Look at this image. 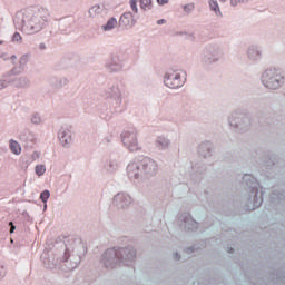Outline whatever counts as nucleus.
<instances>
[{
    "mask_svg": "<svg viewBox=\"0 0 285 285\" xmlns=\"http://www.w3.org/2000/svg\"><path fill=\"white\" fill-rule=\"evenodd\" d=\"M31 121H32L33 124H39V121H41V119H40V118H37V117H33V118L31 119Z\"/></svg>",
    "mask_w": 285,
    "mask_h": 285,
    "instance_id": "obj_16",
    "label": "nucleus"
},
{
    "mask_svg": "<svg viewBox=\"0 0 285 285\" xmlns=\"http://www.w3.org/2000/svg\"><path fill=\"white\" fill-rule=\"evenodd\" d=\"M35 170H36V175H38V177L46 175V166L45 165H37Z\"/></svg>",
    "mask_w": 285,
    "mask_h": 285,
    "instance_id": "obj_9",
    "label": "nucleus"
},
{
    "mask_svg": "<svg viewBox=\"0 0 285 285\" xmlns=\"http://www.w3.org/2000/svg\"><path fill=\"white\" fill-rule=\"evenodd\" d=\"M40 199L46 204L50 199V190L46 189L40 194Z\"/></svg>",
    "mask_w": 285,
    "mask_h": 285,
    "instance_id": "obj_10",
    "label": "nucleus"
},
{
    "mask_svg": "<svg viewBox=\"0 0 285 285\" xmlns=\"http://www.w3.org/2000/svg\"><path fill=\"white\" fill-rule=\"evenodd\" d=\"M209 8L210 10H214V12H219V4L217 3V1L210 0L209 1Z\"/></svg>",
    "mask_w": 285,
    "mask_h": 285,
    "instance_id": "obj_11",
    "label": "nucleus"
},
{
    "mask_svg": "<svg viewBox=\"0 0 285 285\" xmlns=\"http://www.w3.org/2000/svg\"><path fill=\"white\" fill-rule=\"evenodd\" d=\"M175 259H181V256H179V254H175Z\"/></svg>",
    "mask_w": 285,
    "mask_h": 285,
    "instance_id": "obj_23",
    "label": "nucleus"
},
{
    "mask_svg": "<svg viewBox=\"0 0 285 285\" xmlns=\"http://www.w3.org/2000/svg\"><path fill=\"white\" fill-rule=\"evenodd\" d=\"M239 0H232V6H237V2H238Z\"/></svg>",
    "mask_w": 285,
    "mask_h": 285,
    "instance_id": "obj_21",
    "label": "nucleus"
},
{
    "mask_svg": "<svg viewBox=\"0 0 285 285\" xmlns=\"http://www.w3.org/2000/svg\"><path fill=\"white\" fill-rule=\"evenodd\" d=\"M117 26V19L111 18L108 20L107 24L104 27V30H112Z\"/></svg>",
    "mask_w": 285,
    "mask_h": 285,
    "instance_id": "obj_8",
    "label": "nucleus"
},
{
    "mask_svg": "<svg viewBox=\"0 0 285 285\" xmlns=\"http://www.w3.org/2000/svg\"><path fill=\"white\" fill-rule=\"evenodd\" d=\"M159 6H164L165 3H168V0H157Z\"/></svg>",
    "mask_w": 285,
    "mask_h": 285,
    "instance_id": "obj_15",
    "label": "nucleus"
},
{
    "mask_svg": "<svg viewBox=\"0 0 285 285\" xmlns=\"http://www.w3.org/2000/svg\"><path fill=\"white\" fill-rule=\"evenodd\" d=\"M137 1H139L140 8H142V10L150 8V0H130V6L134 12H137Z\"/></svg>",
    "mask_w": 285,
    "mask_h": 285,
    "instance_id": "obj_5",
    "label": "nucleus"
},
{
    "mask_svg": "<svg viewBox=\"0 0 285 285\" xmlns=\"http://www.w3.org/2000/svg\"><path fill=\"white\" fill-rule=\"evenodd\" d=\"M124 19H126V16H122V17L120 18V21H124Z\"/></svg>",
    "mask_w": 285,
    "mask_h": 285,
    "instance_id": "obj_24",
    "label": "nucleus"
},
{
    "mask_svg": "<svg viewBox=\"0 0 285 285\" xmlns=\"http://www.w3.org/2000/svg\"><path fill=\"white\" fill-rule=\"evenodd\" d=\"M195 10V3H189L184 6V11L188 13L193 12Z\"/></svg>",
    "mask_w": 285,
    "mask_h": 285,
    "instance_id": "obj_12",
    "label": "nucleus"
},
{
    "mask_svg": "<svg viewBox=\"0 0 285 285\" xmlns=\"http://www.w3.org/2000/svg\"><path fill=\"white\" fill-rule=\"evenodd\" d=\"M142 164H146V165L150 164V158H144Z\"/></svg>",
    "mask_w": 285,
    "mask_h": 285,
    "instance_id": "obj_18",
    "label": "nucleus"
},
{
    "mask_svg": "<svg viewBox=\"0 0 285 285\" xmlns=\"http://www.w3.org/2000/svg\"><path fill=\"white\" fill-rule=\"evenodd\" d=\"M275 75V71H265L263 73V83L266 86V88H269L271 90H275L276 88H279V80H277V77L273 76Z\"/></svg>",
    "mask_w": 285,
    "mask_h": 285,
    "instance_id": "obj_3",
    "label": "nucleus"
},
{
    "mask_svg": "<svg viewBox=\"0 0 285 285\" xmlns=\"http://www.w3.org/2000/svg\"><path fill=\"white\" fill-rule=\"evenodd\" d=\"M22 14V23L28 26L32 32H39L46 26L48 21V17H41V11H36L32 8H27L21 12H18L16 17H21Z\"/></svg>",
    "mask_w": 285,
    "mask_h": 285,
    "instance_id": "obj_1",
    "label": "nucleus"
},
{
    "mask_svg": "<svg viewBox=\"0 0 285 285\" xmlns=\"http://www.w3.org/2000/svg\"><path fill=\"white\" fill-rule=\"evenodd\" d=\"M59 139H60L61 144H68V138H66L65 131L59 132Z\"/></svg>",
    "mask_w": 285,
    "mask_h": 285,
    "instance_id": "obj_14",
    "label": "nucleus"
},
{
    "mask_svg": "<svg viewBox=\"0 0 285 285\" xmlns=\"http://www.w3.org/2000/svg\"><path fill=\"white\" fill-rule=\"evenodd\" d=\"M166 20L161 19V20H158V26H161V23H165Z\"/></svg>",
    "mask_w": 285,
    "mask_h": 285,
    "instance_id": "obj_22",
    "label": "nucleus"
},
{
    "mask_svg": "<svg viewBox=\"0 0 285 285\" xmlns=\"http://www.w3.org/2000/svg\"><path fill=\"white\" fill-rule=\"evenodd\" d=\"M41 48L43 49V48H46V46L41 45Z\"/></svg>",
    "mask_w": 285,
    "mask_h": 285,
    "instance_id": "obj_25",
    "label": "nucleus"
},
{
    "mask_svg": "<svg viewBox=\"0 0 285 285\" xmlns=\"http://www.w3.org/2000/svg\"><path fill=\"white\" fill-rule=\"evenodd\" d=\"M122 142L131 151L139 150V142L137 141V134L125 131L122 134Z\"/></svg>",
    "mask_w": 285,
    "mask_h": 285,
    "instance_id": "obj_2",
    "label": "nucleus"
},
{
    "mask_svg": "<svg viewBox=\"0 0 285 285\" xmlns=\"http://www.w3.org/2000/svg\"><path fill=\"white\" fill-rule=\"evenodd\" d=\"M9 226H11L10 233H14V224H12V222L9 223Z\"/></svg>",
    "mask_w": 285,
    "mask_h": 285,
    "instance_id": "obj_17",
    "label": "nucleus"
},
{
    "mask_svg": "<svg viewBox=\"0 0 285 285\" xmlns=\"http://www.w3.org/2000/svg\"><path fill=\"white\" fill-rule=\"evenodd\" d=\"M121 197H124V195L118 194V195L115 197V199H116V200H117V199H121Z\"/></svg>",
    "mask_w": 285,
    "mask_h": 285,
    "instance_id": "obj_20",
    "label": "nucleus"
},
{
    "mask_svg": "<svg viewBox=\"0 0 285 285\" xmlns=\"http://www.w3.org/2000/svg\"><path fill=\"white\" fill-rule=\"evenodd\" d=\"M181 76L179 73H171L165 78V86H167V88H181Z\"/></svg>",
    "mask_w": 285,
    "mask_h": 285,
    "instance_id": "obj_4",
    "label": "nucleus"
},
{
    "mask_svg": "<svg viewBox=\"0 0 285 285\" xmlns=\"http://www.w3.org/2000/svg\"><path fill=\"white\" fill-rule=\"evenodd\" d=\"M219 1H222L224 3L226 0H219Z\"/></svg>",
    "mask_w": 285,
    "mask_h": 285,
    "instance_id": "obj_26",
    "label": "nucleus"
},
{
    "mask_svg": "<svg viewBox=\"0 0 285 285\" xmlns=\"http://www.w3.org/2000/svg\"><path fill=\"white\" fill-rule=\"evenodd\" d=\"M135 168H138L137 165H129L127 167L129 177H134L135 179H139V173H135Z\"/></svg>",
    "mask_w": 285,
    "mask_h": 285,
    "instance_id": "obj_7",
    "label": "nucleus"
},
{
    "mask_svg": "<svg viewBox=\"0 0 285 285\" xmlns=\"http://www.w3.org/2000/svg\"><path fill=\"white\" fill-rule=\"evenodd\" d=\"M112 253H115V249H108V250L106 252V255H112Z\"/></svg>",
    "mask_w": 285,
    "mask_h": 285,
    "instance_id": "obj_19",
    "label": "nucleus"
},
{
    "mask_svg": "<svg viewBox=\"0 0 285 285\" xmlns=\"http://www.w3.org/2000/svg\"><path fill=\"white\" fill-rule=\"evenodd\" d=\"M21 33H19V32H16V33H13V36H12V41L13 42H16V43H21Z\"/></svg>",
    "mask_w": 285,
    "mask_h": 285,
    "instance_id": "obj_13",
    "label": "nucleus"
},
{
    "mask_svg": "<svg viewBox=\"0 0 285 285\" xmlns=\"http://www.w3.org/2000/svg\"><path fill=\"white\" fill-rule=\"evenodd\" d=\"M10 150L13 155H19L21 153V145L16 140H10Z\"/></svg>",
    "mask_w": 285,
    "mask_h": 285,
    "instance_id": "obj_6",
    "label": "nucleus"
}]
</instances>
